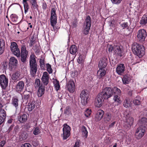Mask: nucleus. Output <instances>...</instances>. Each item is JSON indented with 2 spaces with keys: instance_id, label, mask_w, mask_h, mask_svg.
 <instances>
[{
  "instance_id": "f257e3e1",
  "label": "nucleus",
  "mask_w": 147,
  "mask_h": 147,
  "mask_svg": "<svg viewBox=\"0 0 147 147\" xmlns=\"http://www.w3.org/2000/svg\"><path fill=\"white\" fill-rule=\"evenodd\" d=\"M120 90L116 87L113 88L107 87L105 88L99 94L104 100H107L115 94L117 95L121 94Z\"/></svg>"
},
{
  "instance_id": "f03ea898",
  "label": "nucleus",
  "mask_w": 147,
  "mask_h": 147,
  "mask_svg": "<svg viewBox=\"0 0 147 147\" xmlns=\"http://www.w3.org/2000/svg\"><path fill=\"white\" fill-rule=\"evenodd\" d=\"M132 50L133 53L139 58L142 57L145 53L144 47L137 43H134L132 45Z\"/></svg>"
},
{
  "instance_id": "7ed1b4c3",
  "label": "nucleus",
  "mask_w": 147,
  "mask_h": 147,
  "mask_svg": "<svg viewBox=\"0 0 147 147\" xmlns=\"http://www.w3.org/2000/svg\"><path fill=\"white\" fill-rule=\"evenodd\" d=\"M36 58V57L34 54H32L30 57V72L31 75L32 77H34L35 76L37 70Z\"/></svg>"
},
{
  "instance_id": "20e7f679",
  "label": "nucleus",
  "mask_w": 147,
  "mask_h": 147,
  "mask_svg": "<svg viewBox=\"0 0 147 147\" xmlns=\"http://www.w3.org/2000/svg\"><path fill=\"white\" fill-rule=\"evenodd\" d=\"M146 127L144 126L140 125L137 129L135 133V136L137 140L141 139L144 135Z\"/></svg>"
},
{
  "instance_id": "39448f33",
  "label": "nucleus",
  "mask_w": 147,
  "mask_h": 147,
  "mask_svg": "<svg viewBox=\"0 0 147 147\" xmlns=\"http://www.w3.org/2000/svg\"><path fill=\"white\" fill-rule=\"evenodd\" d=\"M89 93L88 91L85 89L83 90L81 92L80 97L81 98V102L83 105H86L89 100Z\"/></svg>"
},
{
  "instance_id": "423d86ee",
  "label": "nucleus",
  "mask_w": 147,
  "mask_h": 147,
  "mask_svg": "<svg viewBox=\"0 0 147 147\" xmlns=\"http://www.w3.org/2000/svg\"><path fill=\"white\" fill-rule=\"evenodd\" d=\"M11 44L10 49L12 53L17 57H20V51L16 43L13 42H11Z\"/></svg>"
},
{
  "instance_id": "0eeeda50",
  "label": "nucleus",
  "mask_w": 147,
  "mask_h": 147,
  "mask_svg": "<svg viewBox=\"0 0 147 147\" xmlns=\"http://www.w3.org/2000/svg\"><path fill=\"white\" fill-rule=\"evenodd\" d=\"M8 79L4 74L0 75V85L3 90H5L8 86Z\"/></svg>"
},
{
  "instance_id": "6e6552de",
  "label": "nucleus",
  "mask_w": 147,
  "mask_h": 147,
  "mask_svg": "<svg viewBox=\"0 0 147 147\" xmlns=\"http://www.w3.org/2000/svg\"><path fill=\"white\" fill-rule=\"evenodd\" d=\"M18 62L17 60L14 57H11L9 61V66L10 70H12L17 67Z\"/></svg>"
},
{
  "instance_id": "1a4fd4ad",
  "label": "nucleus",
  "mask_w": 147,
  "mask_h": 147,
  "mask_svg": "<svg viewBox=\"0 0 147 147\" xmlns=\"http://www.w3.org/2000/svg\"><path fill=\"white\" fill-rule=\"evenodd\" d=\"M146 36V33L145 30L141 29L138 30L137 37L140 41H144Z\"/></svg>"
},
{
  "instance_id": "9d476101",
  "label": "nucleus",
  "mask_w": 147,
  "mask_h": 147,
  "mask_svg": "<svg viewBox=\"0 0 147 147\" xmlns=\"http://www.w3.org/2000/svg\"><path fill=\"white\" fill-rule=\"evenodd\" d=\"M120 26L123 29H126L129 31H131L133 29L135 28V26H130L131 23L129 24L127 22H124L121 23H119Z\"/></svg>"
},
{
  "instance_id": "9b49d317",
  "label": "nucleus",
  "mask_w": 147,
  "mask_h": 147,
  "mask_svg": "<svg viewBox=\"0 0 147 147\" xmlns=\"http://www.w3.org/2000/svg\"><path fill=\"white\" fill-rule=\"evenodd\" d=\"M66 87L69 92L73 93L74 92L75 86L74 83L72 80H70L68 82L67 84Z\"/></svg>"
},
{
  "instance_id": "f8f14e48",
  "label": "nucleus",
  "mask_w": 147,
  "mask_h": 147,
  "mask_svg": "<svg viewBox=\"0 0 147 147\" xmlns=\"http://www.w3.org/2000/svg\"><path fill=\"white\" fill-rule=\"evenodd\" d=\"M104 100V99H103L100 94L99 93L95 100L96 106L98 107H100L102 105V102Z\"/></svg>"
},
{
  "instance_id": "ddd939ff",
  "label": "nucleus",
  "mask_w": 147,
  "mask_h": 147,
  "mask_svg": "<svg viewBox=\"0 0 147 147\" xmlns=\"http://www.w3.org/2000/svg\"><path fill=\"white\" fill-rule=\"evenodd\" d=\"M41 80L44 86H47L49 82V75L47 71L43 72Z\"/></svg>"
},
{
  "instance_id": "4468645a",
  "label": "nucleus",
  "mask_w": 147,
  "mask_h": 147,
  "mask_svg": "<svg viewBox=\"0 0 147 147\" xmlns=\"http://www.w3.org/2000/svg\"><path fill=\"white\" fill-rule=\"evenodd\" d=\"M6 116V112L4 109H0V125L3 124L5 121Z\"/></svg>"
},
{
  "instance_id": "2eb2a0df",
  "label": "nucleus",
  "mask_w": 147,
  "mask_h": 147,
  "mask_svg": "<svg viewBox=\"0 0 147 147\" xmlns=\"http://www.w3.org/2000/svg\"><path fill=\"white\" fill-rule=\"evenodd\" d=\"M123 49L122 47L119 45H114V51L115 54L120 57L123 56Z\"/></svg>"
},
{
  "instance_id": "dca6fc26",
  "label": "nucleus",
  "mask_w": 147,
  "mask_h": 147,
  "mask_svg": "<svg viewBox=\"0 0 147 147\" xmlns=\"http://www.w3.org/2000/svg\"><path fill=\"white\" fill-rule=\"evenodd\" d=\"M125 70V66L123 64H120L117 65L116 69L117 73L120 75H122Z\"/></svg>"
},
{
  "instance_id": "f3484780",
  "label": "nucleus",
  "mask_w": 147,
  "mask_h": 147,
  "mask_svg": "<svg viewBox=\"0 0 147 147\" xmlns=\"http://www.w3.org/2000/svg\"><path fill=\"white\" fill-rule=\"evenodd\" d=\"M107 59L105 57L100 59L98 64L99 68L105 69L107 65Z\"/></svg>"
},
{
  "instance_id": "a211bd4d",
  "label": "nucleus",
  "mask_w": 147,
  "mask_h": 147,
  "mask_svg": "<svg viewBox=\"0 0 147 147\" xmlns=\"http://www.w3.org/2000/svg\"><path fill=\"white\" fill-rule=\"evenodd\" d=\"M104 114L103 111L101 109L98 110L95 116V120L96 121L100 120L102 118Z\"/></svg>"
},
{
  "instance_id": "6ab92c4d",
  "label": "nucleus",
  "mask_w": 147,
  "mask_h": 147,
  "mask_svg": "<svg viewBox=\"0 0 147 147\" xmlns=\"http://www.w3.org/2000/svg\"><path fill=\"white\" fill-rule=\"evenodd\" d=\"M24 83L23 81H19L16 85V91L19 92H22L24 89Z\"/></svg>"
},
{
  "instance_id": "aec40b11",
  "label": "nucleus",
  "mask_w": 147,
  "mask_h": 147,
  "mask_svg": "<svg viewBox=\"0 0 147 147\" xmlns=\"http://www.w3.org/2000/svg\"><path fill=\"white\" fill-rule=\"evenodd\" d=\"M131 79V77L129 75L126 74L123 76L122 80L124 84H129Z\"/></svg>"
},
{
  "instance_id": "412c9836",
  "label": "nucleus",
  "mask_w": 147,
  "mask_h": 147,
  "mask_svg": "<svg viewBox=\"0 0 147 147\" xmlns=\"http://www.w3.org/2000/svg\"><path fill=\"white\" fill-rule=\"evenodd\" d=\"M106 73L105 69L99 68L97 72V76L99 79H100L105 76Z\"/></svg>"
},
{
  "instance_id": "4be33fe9",
  "label": "nucleus",
  "mask_w": 147,
  "mask_h": 147,
  "mask_svg": "<svg viewBox=\"0 0 147 147\" xmlns=\"http://www.w3.org/2000/svg\"><path fill=\"white\" fill-rule=\"evenodd\" d=\"M11 104L16 108V109H17L19 106V100L17 96H15L12 98Z\"/></svg>"
},
{
  "instance_id": "5701e85b",
  "label": "nucleus",
  "mask_w": 147,
  "mask_h": 147,
  "mask_svg": "<svg viewBox=\"0 0 147 147\" xmlns=\"http://www.w3.org/2000/svg\"><path fill=\"white\" fill-rule=\"evenodd\" d=\"M27 120V116L26 114H20L18 117V120L22 123H25Z\"/></svg>"
},
{
  "instance_id": "b1692460",
  "label": "nucleus",
  "mask_w": 147,
  "mask_h": 147,
  "mask_svg": "<svg viewBox=\"0 0 147 147\" xmlns=\"http://www.w3.org/2000/svg\"><path fill=\"white\" fill-rule=\"evenodd\" d=\"M45 90V86L42 84L40 86L38 89L37 92V95L38 97H41L44 94Z\"/></svg>"
},
{
  "instance_id": "393cba45",
  "label": "nucleus",
  "mask_w": 147,
  "mask_h": 147,
  "mask_svg": "<svg viewBox=\"0 0 147 147\" xmlns=\"http://www.w3.org/2000/svg\"><path fill=\"white\" fill-rule=\"evenodd\" d=\"M21 52L20 53V56H27L28 51L26 50V46L24 44L21 46Z\"/></svg>"
},
{
  "instance_id": "a878e982",
  "label": "nucleus",
  "mask_w": 147,
  "mask_h": 147,
  "mask_svg": "<svg viewBox=\"0 0 147 147\" xmlns=\"http://www.w3.org/2000/svg\"><path fill=\"white\" fill-rule=\"evenodd\" d=\"M5 47V42L4 40L0 39V55L2 54L4 52Z\"/></svg>"
},
{
  "instance_id": "bb28decb",
  "label": "nucleus",
  "mask_w": 147,
  "mask_h": 147,
  "mask_svg": "<svg viewBox=\"0 0 147 147\" xmlns=\"http://www.w3.org/2000/svg\"><path fill=\"white\" fill-rule=\"evenodd\" d=\"M131 104L129 98L128 97H126L123 103L124 107L126 108H129L131 106Z\"/></svg>"
},
{
  "instance_id": "cd10ccee",
  "label": "nucleus",
  "mask_w": 147,
  "mask_h": 147,
  "mask_svg": "<svg viewBox=\"0 0 147 147\" xmlns=\"http://www.w3.org/2000/svg\"><path fill=\"white\" fill-rule=\"evenodd\" d=\"M127 117L126 123L128 125V127H130L131 126L133 125L134 121V119L132 117H128L127 116Z\"/></svg>"
},
{
  "instance_id": "c85d7f7f",
  "label": "nucleus",
  "mask_w": 147,
  "mask_h": 147,
  "mask_svg": "<svg viewBox=\"0 0 147 147\" xmlns=\"http://www.w3.org/2000/svg\"><path fill=\"white\" fill-rule=\"evenodd\" d=\"M86 24L85 28L88 29L89 30L90 29L91 24V18L89 16H88L86 18Z\"/></svg>"
},
{
  "instance_id": "c756f323",
  "label": "nucleus",
  "mask_w": 147,
  "mask_h": 147,
  "mask_svg": "<svg viewBox=\"0 0 147 147\" xmlns=\"http://www.w3.org/2000/svg\"><path fill=\"white\" fill-rule=\"evenodd\" d=\"M20 76V73L19 71H16L12 75L11 78L13 80H18V79Z\"/></svg>"
},
{
  "instance_id": "7c9ffc66",
  "label": "nucleus",
  "mask_w": 147,
  "mask_h": 147,
  "mask_svg": "<svg viewBox=\"0 0 147 147\" xmlns=\"http://www.w3.org/2000/svg\"><path fill=\"white\" fill-rule=\"evenodd\" d=\"M23 94V98L25 100H28L30 98V96L31 94V92L30 91L25 90Z\"/></svg>"
},
{
  "instance_id": "2f4dec72",
  "label": "nucleus",
  "mask_w": 147,
  "mask_h": 147,
  "mask_svg": "<svg viewBox=\"0 0 147 147\" xmlns=\"http://www.w3.org/2000/svg\"><path fill=\"white\" fill-rule=\"evenodd\" d=\"M140 24L141 25H145L147 24V13L143 16L140 20Z\"/></svg>"
},
{
  "instance_id": "473e14b6",
  "label": "nucleus",
  "mask_w": 147,
  "mask_h": 147,
  "mask_svg": "<svg viewBox=\"0 0 147 147\" xmlns=\"http://www.w3.org/2000/svg\"><path fill=\"white\" fill-rule=\"evenodd\" d=\"M28 1V0H23V3L24 5V13L25 14H26V13L28 11L29 9L28 4L27 2Z\"/></svg>"
},
{
  "instance_id": "72a5a7b5",
  "label": "nucleus",
  "mask_w": 147,
  "mask_h": 147,
  "mask_svg": "<svg viewBox=\"0 0 147 147\" xmlns=\"http://www.w3.org/2000/svg\"><path fill=\"white\" fill-rule=\"evenodd\" d=\"M77 51V46L76 45H72L71 46L70 52L71 54L74 55L76 53Z\"/></svg>"
},
{
  "instance_id": "f704fd0d",
  "label": "nucleus",
  "mask_w": 147,
  "mask_h": 147,
  "mask_svg": "<svg viewBox=\"0 0 147 147\" xmlns=\"http://www.w3.org/2000/svg\"><path fill=\"white\" fill-rule=\"evenodd\" d=\"M27 108L29 111H32L35 107V104L34 101H32L30 103H29Z\"/></svg>"
},
{
  "instance_id": "c9c22d12",
  "label": "nucleus",
  "mask_w": 147,
  "mask_h": 147,
  "mask_svg": "<svg viewBox=\"0 0 147 147\" xmlns=\"http://www.w3.org/2000/svg\"><path fill=\"white\" fill-rule=\"evenodd\" d=\"M71 128L67 124L63 125V133H70Z\"/></svg>"
},
{
  "instance_id": "e433bc0d",
  "label": "nucleus",
  "mask_w": 147,
  "mask_h": 147,
  "mask_svg": "<svg viewBox=\"0 0 147 147\" xmlns=\"http://www.w3.org/2000/svg\"><path fill=\"white\" fill-rule=\"evenodd\" d=\"M141 98L139 96H137L133 100V103L135 105H139L141 103Z\"/></svg>"
},
{
  "instance_id": "4c0bfd02",
  "label": "nucleus",
  "mask_w": 147,
  "mask_h": 147,
  "mask_svg": "<svg viewBox=\"0 0 147 147\" xmlns=\"http://www.w3.org/2000/svg\"><path fill=\"white\" fill-rule=\"evenodd\" d=\"M81 130L83 136L86 138L88 135V132L86 127L84 126H83L81 127Z\"/></svg>"
},
{
  "instance_id": "58836bf2",
  "label": "nucleus",
  "mask_w": 147,
  "mask_h": 147,
  "mask_svg": "<svg viewBox=\"0 0 147 147\" xmlns=\"http://www.w3.org/2000/svg\"><path fill=\"white\" fill-rule=\"evenodd\" d=\"M120 95V94L119 95L116 94V95L114 96L113 98L114 102L117 103L118 105L120 104L121 103V100L120 97L119 96Z\"/></svg>"
},
{
  "instance_id": "ea45409f",
  "label": "nucleus",
  "mask_w": 147,
  "mask_h": 147,
  "mask_svg": "<svg viewBox=\"0 0 147 147\" xmlns=\"http://www.w3.org/2000/svg\"><path fill=\"white\" fill-rule=\"evenodd\" d=\"M28 137V134L26 131H24L21 133V134L20 136V138L21 140H26Z\"/></svg>"
},
{
  "instance_id": "a19ab883",
  "label": "nucleus",
  "mask_w": 147,
  "mask_h": 147,
  "mask_svg": "<svg viewBox=\"0 0 147 147\" xmlns=\"http://www.w3.org/2000/svg\"><path fill=\"white\" fill-rule=\"evenodd\" d=\"M10 18L11 21L14 23L18 24V16L17 15L14 14H12L10 16Z\"/></svg>"
},
{
  "instance_id": "79ce46f5",
  "label": "nucleus",
  "mask_w": 147,
  "mask_h": 147,
  "mask_svg": "<svg viewBox=\"0 0 147 147\" xmlns=\"http://www.w3.org/2000/svg\"><path fill=\"white\" fill-rule=\"evenodd\" d=\"M57 17H50V24L53 28L57 23Z\"/></svg>"
},
{
  "instance_id": "37998d69",
  "label": "nucleus",
  "mask_w": 147,
  "mask_h": 147,
  "mask_svg": "<svg viewBox=\"0 0 147 147\" xmlns=\"http://www.w3.org/2000/svg\"><path fill=\"white\" fill-rule=\"evenodd\" d=\"M30 3L31 4L32 7H31V8L33 9H38V5L37 4L36 0H35L32 1H30Z\"/></svg>"
},
{
  "instance_id": "c03bdc74",
  "label": "nucleus",
  "mask_w": 147,
  "mask_h": 147,
  "mask_svg": "<svg viewBox=\"0 0 147 147\" xmlns=\"http://www.w3.org/2000/svg\"><path fill=\"white\" fill-rule=\"evenodd\" d=\"M140 122L141 125H140L144 126L146 127L147 126V119L146 118L143 117L140 120Z\"/></svg>"
},
{
  "instance_id": "a18cd8bd",
  "label": "nucleus",
  "mask_w": 147,
  "mask_h": 147,
  "mask_svg": "<svg viewBox=\"0 0 147 147\" xmlns=\"http://www.w3.org/2000/svg\"><path fill=\"white\" fill-rule=\"evenodd\" d=\"M53 84L56 90L57 91L59 90L60 88L59 81L56 80L55 81H54Z\"/></svg>"
},
{
  "instance_id": "49530a36",
  "label": "nucleus",
  "mask_w": 147,
  "mask_h": 147,
  "mask_svg": "<svg viewBox=\"0 0 147 147\" xmlns=\"http://www.w3.org/2000/svg\"><path fill=\"white\" fill-rule=\"evenodd\" d=\"M51 18L57 17L56 13V9L54 8H52L51 11Z\"/></svg>"
},
{
  "instance_id": "de8ad7c7",
  "label": "nucleus",
  "mask_w": 147,
  "mask_h": 147,
  "mask_svg": "<svg viewBox=\"0 0 147 147\" xmlns=\"http://www.w3.org/2000/svg\"><path fill=\"white\" fill-rule=\"evenodd\" d=\"M84 55H80L77 59V61L79 64L82 63L84 62Z\"/></svg>"
},
{
  "instance_id": "09e8293b",
  "label": "nucleus",
  "mask_w": 147,
  "mask_h": 147,
  "mask_svg": "<svg viewBox=\"0 0 147 147\" xmlns=\"http://www.w3.org/2000/svg\"><path fill=\"white\" fill-rule=\"evenodd\" d=\"M40 131L38 127H36L34 128L33 131V134L34 135H37L40 134Z\"/></svg>"
},
{
  "instance_id": "8fccbe9b",
  "label": "nucleus",
  "mask_w": 147,
  "mask_h": 147,
  "mask_svg": "<svg viewBox=\"0 0 147 147\" xmlns=\"http://www.w3.org/2000/svg\"><path fill=\"white\" fill-rule=\"evenodd\" d=\"M40 66L41 69H43L45 67V60L44 59H40L39 61Z\"/></svg>"
},
{
  "instance_id": "3c124183",
  "label": "nucleus",
  "mask_w": 147,
  "mask_h": 147,
  "mask_svg": "<svg viewBox=\"0 0 147 147\" xmlns=\"http://www.w3.org/2000/svg\"><path fill=\"white\" fill-rule=\"evenodd\" d=\"M77 19L76 18H75L71 23V25L73 27L76 28L77 26Z\"/></svg>"
},
{
  "instance_id": "603ef678",
  "label": "nucleus",
  "mask_w": 147,
  "mask_h": 147,
  "mask_svg": "<svg viewBox=\"0 0 147 147\" xmlns=\"http://www.w3.org/2000/svg\"><path fill=\"white\" fill-rule=\"evenodd\" d=\"M47 70L49 74H51L53 72V70L51 67V65L49 63L46 64Z\"/></svg>"
},
{
  "instance_id": "864d4df0",
  "label": "nucleus",
  "mask_w": 147,
  "mask_h": 147,
  "mask_svg": "<svg viewBox=\"0 0 147 147\" xmlns=\"http://www.w3.org/2000/svg\"><path fill=\"white\" fill-rule=\"evenodd\" d=\"M111 118V114H108L105 118V121L107 122L110 121Z\"/></svg>"
},
{
  "instance_id": "5fc2aeb1",
  "label": "nucleus",
  "mask_w": 147,
  "mask_h": 147,
  "mask_svg": "<svg viewBox=\"0 0 147 147\" xmlns=\"http://www.w3.org/2000/svg\"><path fill=\"white\" fill-rule=\"evenodd\" d=\"M71 109L69 106L66 107L64 111V113L65 114L69 115L70 113Z\"/></svg>"
},
{
  "instance_id": "6e6d98bb",
  "label": "nucleus",
  "mask_w": 147,
  "mask_h": 147,
  "mask_svg": "<svg viewBox=\"0 0 147 147\" xmlns=\"http://www.w3.org/2000/svg\"><path fill=\"white\" fill-rule=\"evenodd\" d=\"M70 133H63V140L67 139L69 136Z\"/></svg>"
},
{
  "instance_id": "4d7b16f0",
  "label": "nucleus",
  "mask_w": 147,
  "mask_h": 147,
  "mask_svg": "<svg viewBox=\"0 0 147 147\" xmlns=\"http://www.w3.org/2000/svg\"><path fill=\"white\" fill-rule=\"evenodd\" d=\"M91 113V110L87 109L85 112L84 115L86 117H88L90 115Z\"/></svg>"
},
{
  "instance_id": "13d9d810",
  "label": "nucleus",
  "mask_w": 147,
  "mask_h": 147,
  "mask_svg": "<svg viewBox=\"0 0 147 147\" xmlns=\"http://www.w3.org/2000/svg\"><path fill=\"white\" fill-rule=\"evenodd\" d=\"M35 85L36 87L40 86V81L39 79H36L35 81Z\"/></svg>"
},
{
  "instance_id": "bf43d9fd",
  "label": "nucleus",
  "mask_w": 147,
  "mask_h": 147,
  "mask_svg": "<svg viewBox=\"0 0 147 147\" xmlns=\"http://www.w3.org/2000/svg\"><path fill=\"white\" fill-rule=\"evenodd\" d=\"M113 4H118L120 3L122 0H111Z\"/></svg>"
},
{
  "instance_id": "052dcab7",
  "label": "nucleus",
  "mask_w": 147,
  "mask_h": 147,
  "mask_svg": "<svg viewBox=\"0 0 147 147\" xmlns=\"http://www.w3.org/2000/svg\"><path fill=\"white\" fill-rule=\"evenodd\" d=\"M21 57V60L23 63H25L26 60L27 56H20Z\"/></svg>"
},
{
  "instance_id": "680f3d73",
  "label": "nucleus",
  "mask_w": 147,
  "mask_h": 147,
  "mask_svg": "<svg viewBox=\"0 0 147 147\" xmlns=\"http://www.w3.org/2000/svg\"><path fill=\"white\" fill-rule=\"evenodd\" d=\"M24 127L26 129H29L31 127V125L29 123H26L24 125Z\"/></svg>"
},
{
  "instance_id": "e2e57ef3",
  "label": "nucleus",
  "mask_w": 147,
  "mask_h": 147,
  "mask_svg": "<svg viewBox=\"0 0 147 147\" xmlns=\"http://www.w3.org/2000/svg\"><path fill=\"white\" fill-rule=\"evenodd\" d=\"M14 126V125L13 124L11 125H10L7 131V132L8 133H9L13 130Z\"/></svg>"
},
{
  "instance_id": "0e129e2a",
  "label": "nucleus",
  "mask_w": 147,
  "mask_h": 147,
  "mask_svg": "<svg viewBox=\"0 0 147 147\" xmlns=\"http://www.w3.org/2000/svg\"><path fill=\"white\" fill-rule=\"evenodd\" d=\"M2 66L3 67L4 69H6L7 67L8 66L7 62L6 61L3 62L2 64Z\"/></svg>"
},
{
  "instance_id": "69168bd1",
  "label": "nucleus",
  "mask_w": 147,
  "mask_h": 147,
  "mask_svg": "<svg viewBox=\"0 0 147 147\" xmlns=\"http://www.w3.org/2000/svg\"><path fill=\"white\" fill-rule=\"evenodd\" d=\"M80 143L79 141L77 140L75 143L73 147H80Z\"/></svg>"
},
{
  "instance_id": "338daca9",
  "label": "nucleus",
  "mask_w": 147,
  "mask_h": 147,
  "mask_svg": "<svg viewBox=\"0 0 147 147\" xmlns=\"http://www.w3.org/2000/svg\"><path fill=\"white\" fill-rule=\"evenodd\" d=\"M89 31V30H88V29L85 28L83 31V33L85 35H87L88 34Z\"/></svg>"
},
{
  "instance_id": "774afa93",
  "label": "nucleus",
  "mask_w": 147,
  "mask_h": 147,
  "mask_svg": "<svg viewBox=\"0 0 147 147\" xmlns=\"http://www.w3.org/2000/svg\"><path fill=\"white\" fill-rule=\"evenodd\" d=\"M6 143V142L5 140H2L0 142V146L3 147Z\"/></svg>"
}]
</instances>
